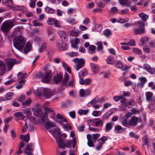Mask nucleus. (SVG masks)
Here are the masks:
<instances>
[{"label":"nucleus","instance_id":"64","mask_svg":"<svg viewBox=\"0 0 155 155\" xmlns=\"http://www.w3.org/2000/svg\"><path fill=\"white\" fill-rule=\"evenodd\" d=\"M142 140L144 144L145 145L148 144V137L147 136H143Z\"/></svg>","mask_w":155,"mask_h":155},{"label":"nucleus","instance_id":"2","mask_svg":"<svg viewBox=\"0 0 155 155\" xmlns=\"http://www.w3.org/2000/svg\"><path fill=\"white\" fill-rule=\"evenodd\" d=\"M136 27L133 30L134 33L135 35H140L146 32L144 23L141 21H138L135 24Z\"/></svg>","mask_w":155,"mask_h":155},{"label":"nucleus","instance_id":"26","mask_svg":"<svg viewBox=\"0 0 155 155\" xmlns=\"http://www.w3.org/2000/svg\"><path fill=\"white\" fill-rule=\"evenodd\" d=\"M114 129L115 130L117 131V132L118 133L123 132L125 130V128L122 127L120 125H117L115 126L114 127Z\"/></svg>","mask_w":155,"mask_h":155},{"label":"nucleus","instance_id":"55","mask_svg":"<svg viewBox=\"0 0 155 155\" xmlns=\"http://www.w3.org/2000/svg\"><path fill=\"white\" fill-rule=\"evenodd\" d=\"M122 96H115L113 97V99L115 102H118L120 100L121 98H123Z\"/></svg>","mask_w":155,"mask_h":155},{"label":"nucleus","instance_id":"31","mask_svg":"<svg viewBox=\"0 0 155 155\" xmlns=\"http://www.w3.org/2000/svg\"><path fill=\"white\" fill-rule=\"evenodd\" d=\"M89 110L86 109V110H83V109H80L78 111V113L80 115H87L89 112Z\"/></svg>","mask_w":155,"mask_h":155},{"label":"nucleus","instance_id":"30","mask_svg":"<svg viewBox=\"0 0 155 155\" xmlns=\"http://www.w3.org/2000/svg\"><path fill=\"white\" fill-rule=\"evenodd\" d=\"M58 34L62 40V39L66 40V38L68 37L66 33L62 31H58Z\"/></svg>","mask_w":155,"mask_h":155},{"label":"nucleus","instance_id":"11","mask_svg":"<svg viewBox=\"0 0 155 155\" xmlns=\"http://www.w3.org/2000/svg\"><path fill=\"white\" fill-rule=\"evenodd\" d=\"M51 71L48 70L44 76H41L42 81L44 82H49L51 79Z\"/></svg>","mask_w":155,"mask_h":155},{"label":"nucleus","instance_id":"33","mask_svg":"<svg viewBox=\"0 0 155 155\" xmlns=\"http://www.w3.org/2000/svg\"><path fill=\"white\" fill-rule=\"evenodd\" d=\"M114 64L116 68H121L123 66L122 63L120 61H115Z\"/></svg>","mask_w":155,"mask_h":155},{"label":"nucleus","instance_id":"61","mask_svg":"<svg viewBox=\"0 0 155 155\" xmlns=\"http://www.w3.org/2000/svg\"><path fill=\"white\" fill-rule=\"evenodd\" d=\"M26 97V96L24 94H22L18 98V100L21 102L23 100H25Z\"/></svg>","mask_w":155,"mask_h":155},{"label":"nucleus","instance_id":"46","mask_svg":"<svg viewBox=\"0 0 155 155\" xmlns=\"http://www.w3.org/2000/svg\"><path fill=\"white\" fill-rule=\"evenodd\" d=\"M66 22L71 25L74 24L76 23L75 19L72 18H68L66 20Z\"/></svg>","mask_w":155,"mask_h":155},{"label":"nucleus","instance_id":"40","mask_svg":"<svg viewBox=\"0 0 155 155\" xmlns=\"http://www.w3.org/2000/svg\"><path fill=\"white\" fill-rule=\"evenodd\" d=\"M45 11L47 13L51 14H53L55 12L54 10L48 6L45 8Z\"/></svg>","mask_w":155,"mask_h":155},{"label":"nucleus","instance_id":"14","mask_svg":"<svg viewBox=\"0 0 155 155\" xmlns=\"http://www.w3.org/2000/svg\"><path fill=\"white\" fill-rule=\"evenodd\" d=\"M138 118L135 116H132L129 120V126L135 127L137 125Z\"/></svg>","mask_w":155,"mask_h":155},{"label":"nucleus","instance_id":"62","mask_svg":"<svg viewBox=\"0 0 155 155\" xmlns=\"http://www.w3.org/2000/svg\"><path fill=\"white\" fill-rule=\"evenodd\" d=\"M129 135L130 137H134L136 139H137L139 137L138 136L135 134L133 132H130L129 133Z\"/></svg>","mask_w":155,"mask_h":155},{"label":"nucleus","instance_id":"56","mask_svg":"<svg viewBox=\"0 0 155 155\" xmlns=\"http://www.w3.org/2000/svg\"><path fill=\"white\" fill-rule=\"evenodd\" d=\"M33 25L35 26H42V24L38 22L37 20H35L32 22Z\"/></svg>","mask_w":155,"mask_h":155},{"label":"nucleus","instance_id":"58","mask_svg":"<svg viewBox=\"0 0 155 155\" xmlns=\"http://www.w3.org/2000/svg\"><path fill=\"white\" fill-rule=\"evenodd\" d=\"M149 45L151 48H155V39L150 41L149 42Z\"/></svg>","mask_w":155,"mask_h":155},{"label":"nucleus","instance_id":"54","mask_svg":"<svg viewBox=\"0 0 155 155\" xmlns=\"http://www.w3.org/2000/svg\"><path fill=\"white\" fill-rule=\"evenodd\" d=\"M95 29L98 31L100 32L102 29V26L99 24H96L95 25Z\"/></svg>","mask_w":155,"mask_h":155},{"label":"nucleus","instance_id":"60","mask_svg":"<svg viewBox=\"0 0 155 155\" xmlns=\"http://www.w3.org/2000/svg\"><path fill=\"white\" fill-rule=\"evenodd\" d=\"M96 47L93 45H91L90 46L89 49L90 51H91V53H95V50L96 49Z\"/></svg>","mask_w":155,"mask_h":155},{"label":"nucleus","instance_id":"24","mask_svg":"<svg viewBox=\"0 0 155 155\" xmlns=\"http://www.w3.org/2000/svg\"><path fill=\"white\" fill-rule=\"evenodd\" d=\"M62 79V76L58 74L54 77L53 82L56 84H58L61 81Z\"/></svg>","mask_w":155,"mask_h":155},{"label":"nucleus","instance_id":"15","mask_svg":"<svg viewBox=\"0 0 155 155\" xmlns=\"http://www.w3.org/2000/svg\"><path fill=\"white\" fill-rule=\"evenodd\" d=\"M145 96L147 101L150 102L155 101V97L153 96V93L151 92H146L145 93Z\"/></svg>","mask_w":155,"mask_h":155},{"label":"nucleus","instance_id":"28","mask_svg":"<svg viewBox=\"0 0 155 155\" xmlns=\"http://www.w3.org/2000/svg\"><path fill=\"white\" fill-rule=\"evenodd\" d=\"M47 46V44L46 43H43L39 49L38 51L39 52L41 53L44 51L46 49Z\"/></svg>","mask_w":155,"mask_h":155},{"label":"nucleus","instance_id":"51","mask_svg":"<svg viewBox=\"0 0 155 155\" xmlns=\"http://www.w3.org/2000/svg\"><path fill=\"white\" fill-rule=\"evenodd\" d=\"M13 94L12 92H8L5 94V97L7 100H11L13 97Z\"/></svg>","mask_w":155,"mask_h":155},{"label":"nucleus","instance_id":"35","mask_svg":"<svg viewBox=\"0 0 155 155\" xmlns=\"http://www.w3.org/2000/svg\"><path fill=\"white\" fill-rule=\"evenodd\" d=\"M139 16L143 21H145L148 19V16L144 13H141L139 14Z\"/></svg>","mask_w":155,"mask_h":155},{"label":"nucleus","instance_id":"52","mask_svg":"<svg viewBox=\"0 0 155 155\" xmlns=\"http://www.w3.org/2000/svg\"><path fill=\"white\" fill-rule=\"evenodd\" d=\"M87 74V70L85 69H84L82 71H80V72L79 74L83 78V77L86 76Z\"/></svg>","mask_w":155,"mask_h":155},{"label":"nucleus","instance_id":"42","mask_svg":"<svg viewBox=\"0 0 155 155\" xmlns=\"http://www.w3.org/2000/svg\"><path fill=\"white\" fill-rule=\"evenodd\" d=\"M151 102L152 103L148 105V107L151 110L153 111L155 110V101Z\"/></svg>","mask_w":155,"mask_h":155},{"label":"nucleus","instance_id":"29","mask_svg":"<svg viewBox=\"0 0 155 155\" xmlns=\"http://www.w3.org/2000/svg\"><path fill=\"white\" fill-rule=\"evenodd\" d=\"M24 138V140L26 142L29 141L30 140V135L28 133H27L26 135H22L20 136V139L23 140Z\"/></svg>","mask_w":155,"mask_h":155},{"label":"nucleus","instance_id":"59","mask_svg":"<svg viewBox=\"0 0 155 155\" xmlns=\"http://www.w3.org/2000/svg\"><path fill=\"white\" fill-rule=\"evenodd\" d=\"M30 2L29 4L31 8H34L35 6V3L37 0H30Z\"/></svg>","mask_w":155,"mask_h":155},{"label":"nucleus","instance_id":"57","mask_svg":"<svg viewBox=\"0 0 155 155\" xmlns=\"http://www.w3.org/2000/svg\"><path fill=\"white\" fill-rule=\"evenodd\" d=\"M138 79L140 81V83L144 84L147 81V78L145 77H140L138 78Z\"/></svg>","mask_w":155,"mask_h":155},{"label":"nucleus","instance_id":"18","mask_svg":"<svg viewBox=\"0 0 155 155\" xmlns=\"http://www.w3.org/2000/svg\"><path fill=\"white\" fill-rule=\"evenodd\" d=\"M32 45L31 42L28 41L25 44L23 51L25 54H26L30 51L31 49Z\"/></svg>","mask_w":155,"mask_h":155},{"label":"nucleus","instance_id":"63","mask_svg":"<svg viewBox=\"0 0 155 155\" xmlns=\"http://www.w3.org/2000/svg\"><path fill=\"white\" fill-rule=\"evenodd\" d=\"M101 111L95 110L93 111L92 113V115L95 117H98L99 116V113Z\"/></svg>","mask_w":155,"mask_h":155},{"label":"nucleus","instance_id":"7","mask_svg":"<svg viewBox=\"0 0 155 155\" xmlns=\"http://www.w3.org/2000/svg\"><path fill=\"white\" fill-rule=\"evenodd\" d=\"M73 61L75 63L77 64L76 65V69L77 71L83 67L84 65L85 61L83 59L76 58L73 59Z\"/></svg>","mask_w":155,"mask_h":155},{"label":"nucleus","instance_id":"17","mask_svg":"<svg viewBox=\"0 0 155 155\" xmlns=\"http://www.w3.org/2000/svg\"><path fill=\"white\" fill-rule=\"evenodd\" d=\"M50 133L52 134L53 136L55 138L60 136L61 133V131L58 128H55L54 130H51L50 131Z\"/></svg>","mask_w":155,"mask_h":155},{"label":"nucleus","instance_id":"23","mask_svg":"<svg viewBox=\"0 0 155 155\" xmlns=\"http://www.w3.org/2000/svg\"><path fill=\"white\" fill-rule=\"evenodd\" d=\"M22 111L24 114H25L27 117V118L28 119V117L30 116L32 114V113L31 110L30 108H26L22 110Z\"/></svg>","mask_w":155,"mask_h":155},{"label":"nucleus","instance_id":"22","mask_svg":"<svg viewBox=\"0 0 155 155\" xmlns=\"http://www.w3.org/2000/svg\"><path fill=\"white\" fill-rule=\"evenodd\" d=\"M14 116L20 120L23 119L25 117L23 113L21 112H18L14 113Z\"/></svg>","mask_w":155,"mask_h":155},{"label":"nucleus","instance_id":"10","mask_svg":"<svg viewBox=\"0 0 155 155\" xmlns=\"http://www.w3.org/2000/svg\"><path fill=\"white\" fill-rule=\"evenodd\" d=\"M46 104H45L43 106V108L45 111L50 114V117L51 118H54L55 115L56 114L54 112V110L53 109L49 107L45 106Z\"/></svg>","mask_w":155,"mask_h":155},{"label":"nucleus","instance_id":"4","mask_svg":"<svg viewBox=\"0 0 155 155\" xmlns=\"http://www.w3.org/2000/svg\"><path fill=\"white\" fill-rule=\"evenodd\" d=\"M15 25L14 22L10 20L4 21L2 25L1 30L5 33L7 34Z\"/></svg>","mask_w":155,"mask_h":155},{"label":"nucleus","instance_id":"39","mask_svg":"<svg viewBox=\"0 0 155 155\" xmlns=\"http://www.w3.org/2000/svg\"><path fill=\"white\" fill-rule=\"evenodd\" d=\"M97 101L98 97H96L91 101L88 103V104L89 105V106H92V105H94L96 103H98Z\"/></svg>","mask_w":155,"mask_h":155},{"label":"nucleus","instance_id":"50","mask_svg":"<svg viewBox=\"0 0 155 155\" xmlns=\"http://www.w3.org/2000/svg\"><path fill=\"white\" fill-rule=\"evenodd\" d=\"M46 126L47 128L52 127L55 126L54 123L49 121H47L46 122Z\"/></svg>","mask_w":155,"mask_h":155},{"label":"nucleus","instance_id":"41","mask_svg":"<svg viewBox=\"0 0 155 155\" xmlns=\"http://www.w3.org/2000/svg\"><path fill=\"white\" fill-rule=\"evenodd\" d=\"M25 73H22L21 72H19L18 74L17 77L18 78V81H20L23 79L25 78L26 75Z\"/></svg>","mask_w":155,"mask_h":155},{"label":"nucleus","instance_id":"45","mask_svg":"<svg viewBox=\"0 0 155 155\" xmlns=\"http://www.w3.org/2000/svg\"><path fill=\"white\" fill-rule=\"evenodd\" d=\"M79 31L74 30L71 31L70 35L71 36L77 37L79 35Z\"/></svg>","mask_w":155,"mask_h":155},{"label":"nucleus","instance_id":"43","mask_svg":"<svg viewBox=\"0 0 155 155\" xmlns=\"http://www.w3.org/2000/svg\"><path fill=\"white\" fill-rule=\"evenodd\" d=\"M18 81L19 84L17 86L16 88L18 89H20L22 87L23 85L25 83V81L24 79Z\"/></svg>","mask_w":155,"mask_h":155},{"label":"nucleus","instance_id":"16","mask_svg":"<svg viewBox=\"0 0 155 155\" xmlns=\"http://www.w3.org/2000/svg\"><path fill=\"white\" fill-rule=\"evenodd\" d=\"M79 77L80 79L79 82L81 84L87 85L91 83V80L90 79L87 78L84 80L82 76H81L80 74H79Z\"/></svg>","mask_w":155,"mask_h":155},{"label":"nucleus","instance_id":"21","mask_svg":"<svg viewBox=\"0 0 155 155\" xmlns=\"http://www.w3.org/2000/svg\"><path fill=\"white\" fill-rule=\"evenodd\" d=\"M94 121L95 122V125L97 127L102 126L103 125V122L100 118H95Z\"/></svg>","mask_w":155,"mask_h":155},{"label":"nucleus","instance_id":"12","mask_svg":"<svg viewBox=\"0 0 155 155\" xmlns=\"http://www.w3.org/2000/svg\"><path fill=\"white\" fill-rule=\"evenodd\" d=\"M33 150V144L31 143L27 145L24 152L27 155H33V153L31 152Z\"/></svg>","mask_w":155,"mask_h":155},{"label":"nucleus","instance_id":"6","mask_svg":"<svg viewBox=\"0 0 155 155\" xmlns=\"http://www.w3.org/2000/svg\"><path fill=\"white\" fill-rule=\"evenodd\" d=\"M56 46L60 51H63L67 49L66 44L61 39H59L56 40Z\"/></svg>","mask_w":155,"mask_h":155},{"label":"nucleus","instance_id":"19","mask_svg":"<svg viewBox=\"0 0 155 155\" xmlns=\"http://www.w3.org/2000/svg\"><path fill=\"white\" fill-rule=\"evenodd\" d=\"M90 65L92 71L94 73L96 74L98 71L99 69L98 65L93 63H91Z\"/></svg>","mask_w":155,"mask_h":155},{"label":"nucleus","instance_id":"13","mask_svg":"<svg viewBox=\"0 0 155 155\" xmlns=\"http://www.w3.org/2000/svg\"><path fill=\"white\" fill-rule=\"evenodd\" d=\"M15 60L11 59H8L6 60L5 63L8 71L12 69L13 65L15 64Z\"/></svg>","mask_w":155,"mask_h":155},{"label":"nucleus","instance_id":"27","mask_svg":"<svg viewBox=\"0 0 155 155\" xmlns=\"http://www.w3.org/2000/svg\"><path fill=\"white\" fill-rule=\"evenodd\" d=\"M43 114V111L41 109H37L34 113V115L37 117H40Z\"/></svg>","mask_w":155,"mask_h":155},{"label":"nucleus","instance_id":"36","mask_svg":"<svg viewBox=\"0 0 155 155\" xmlns=\"http://www.w3.org/2000/svg\"><path fill=\"white\" fill-rule=\"evenodd\" d=\"M2 2L8 6H11L12 4V0H2Z\"/></svg>","mask_w":155,"mask_h":155},{"label":"nucleus","instance_id":"38","mask_svg":"<svg viewBox=\"0 0 155 155\" xmlns=\"http://www.w3.org/2000/svg\"><path fill=\"white\" fill-rule=\"evenodd\" d=\"M103 33L104 35L107 37H109L112 34L111 31L109 29H105Z\"/></svg>","mask_w":155,"mask_h":155},{"label":"nucleus","instance_id":"3","mask_svg":"<svg viewBox=\"0 0 155 155\" xmlns=\"http://www.w3.org/2000/svg\"><path fill=\"white\" fill-rule=\"evenodd\" d=\"M58 119L61 120V121H58L57 122L63 127L65 129H71V127L70 124L68 123V120L63 115L58 113L56 116Z\"/></svg>","mask_w":155,"mask_h":155},{"label":"nucleus","instance_id":"44","mask_svg":"<svg viewBox=\"0 0 155 155\" xmlns=\"http://www.w3.org/2000/svg\"><path fill=\"white\" fill-rule=\"evenodd\" d=\"M31 102L32 101L30 99H27L26 101L22 102V105L23 107H25L26 106H28L30 105Z\"/></svg>","mask_w":155,"mask_h":155},{"label":"nucleus","instance_id":"8","mask_svg":"<svg viewBox=\"0 0 155 155\" xmlns=\"http://www.w3.org/2000/svg\"><path fill=\"white\" fill-rule=\"evenodd\" d=\"M47 22L49 25H54L56 27L60 28L61 26L59 21L53 18H49L47 20Z\"/></svg>","mask_w":155,"mask_h":155},{"label":"nucleus","instance_id":"48","mask_svg":"<svg viewBox=\"0 0 155 155\" xmlns=\"http://www.w3.org/2000/svg\"><path fill=\"white\" fill-rule=\"evenodd\" d=\"M107 63L109 64H114V61L113 58L112 56H109L108 57L107 60Z\"/></svg>","mask_w":155,"mask_h":155},{"label":"nucleus","instance_id":"49","mask_svg":"<svg viewBox=\"0 0 155 155\" xmlns=\"http://www.w3.org/2000/svg\"><path fill=\"white\" fill-rule=\"evenodd\" d=\"M133 51L134 53L137 54H141L142 53L141 50L137 48H134L133 49Z\"/></svg>","mask_w":155,"mask_h":155},{"label":"nucleus","instance_id":"47","mask_svg":"<svg viewBox=\"0 0 155 155\" xmlns=\"http://www.w3.org/2000/svg\"><path fill=\"white\" fill-rule=\"evenodd\" d=\"M143 51L147 53H150L151 50L150 47L147 45H144L143 47Z\"/></svg>","mask_w":155,"mask_h":155},{"label":"nucleus","instance_id":"53","mask_svg":"<svg viewBox=\"0 0 155 155\" xmlns=\"http://www.w3.org/2000/svg\"><path fill=\"white\" fill-rule=\"evenodd\" d=\"M100 136V135L99 134H95L92 135V139L94 141H96L97 139L99 138Z\"/></svg>","mask_w":155,"mask_h":155},{"label":"nucleus","instance_id":"1","mask_svg":"<svg viewBox=\"0 0 155 155\" xmlns=\"http://www.w3.org/2000/svg\"><path fill=\"white\" fill-rule=\"evenodd\" d=\"M26 41V38L21 35H18L15 37L13 41L14 47L19 50H22Z\"/></svg>","mask_w":155,"mask_h":155},{"label":"nucleus","instance_id":"9","mask_svg":"<svg viewBox=\"0 0 155 155\" xmlns=\"http://www.w3.org/2000/svg\"><path fill=\"white\" fill-rule=\"evenodd\" d=\"M108 139L107 137V136H103L101 138L98 140L97 141L98 144L96 147V149L99 150L101 149L102 147V145Z\"/></svg>","mask_w":155,"mask_h":155},{"label":"nucleus","instance_id":"34","mask_svg":"<svg viewBox=\"0 0 155 155\" xmlns=\"http://www.w3.org/2000/svg\"><path fill=\"white\" fill-rule=\"evenodd\" d=\"M69 78V76L68 74H65L64 78L62 81V85L66 86L67 83L68 81Z\"/></svg>","mask_w":155,"mask_h":155},{"label":"nucleus","instance_id":"20","mask_svg":"<svg viewBox=\"0 0 155 155\" xmlns=\"http://www.w3.org/2000/svg\"><path fill=\"white\" fill-rule=\"evenodd\" d=\"M149 37L145 36L140 39L139 43V45L141 46H143L144 44L147 43L149 40Z\"/></svg>","mask_w":155,"mask_h":155},{"label":"nucleus","instance_id":"25","mask_svg":"<svg viewBox=\"0 0 155 155\" xmlns=\"http://www.w3.org/2000/svg\"><path fill=\"white\" fill-rule=\"evenodd\" d=\"M114 124V123L113 122H110L107 123L105 125V131L107 132L110 130L113 127Z\"/></svg>","mask_w":155,"mask_h":155},{"label":"nucleus","instance_id":"37","mask_svg":"<svg viewBox=\"0 0 155 155\" xmlns=\"http://www.w3.org/2000/svg\"><path fill=\"white\" fill-rule=\"evenodd\" d=\"M122 125L125 127H129V122L126 119H124L121 121Z\"/></svg>","mask_w":155,"mask_h":155},{"label":"nucleus","instance_id":"5","mask_svg":"<svg viewBox=\"0 0 155 155\" xmlns=\"http://www.w3.org/2000/svg\"><path fill=\"white\" fill-rule=\"evenodd\" d=\"M56 141L59 147L61 148H63L65 147H69L71 146L72 141L66 140H63L60 138H56Z\"/></svg>","mask_w":155,"mask_h":155},{"label":"nucleus","instance_id":"32","mask_svg":"<svg viewBox=\"0 0 155 155\" xmlns=\"http://www.w3.org/2000/svg\"><path fill=\"white\" fill-rule=\"evenodd\" d=\"M62 66L64 68V69L67 71L69 73H71V69L68 64L63 62H62Z\"/></svg>","mask_w":155,"mask_h":155}]
</instances>
